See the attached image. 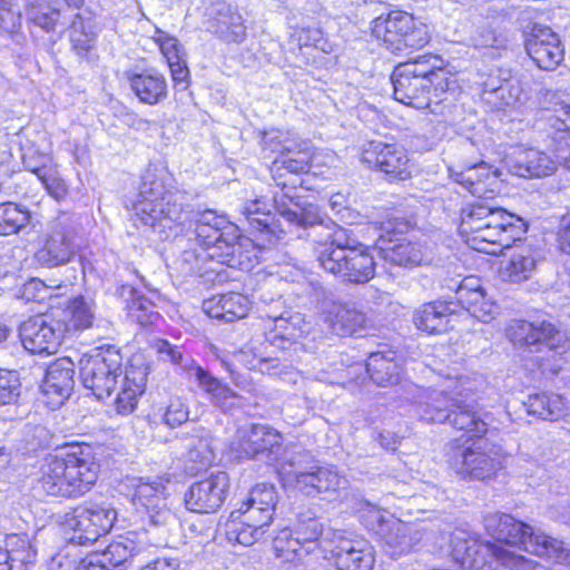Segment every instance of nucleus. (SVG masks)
Returning <instances> with one entry per match:
<instances>
[{
	"label": "nucleus",
	"mask_w": 570,
	"mask_h": 570,
	"mask_svg": "<svg viewBox=\"0 0 570 570\" xmlns=\"http://www.w3.org/2000/svg\"><path fill=\"white\" fill-rule=\"evenodd\" d=\"M451 177L471 195L482 199L461 210L459 232L471 248L497 255L522 238L527 232L525 222L488 202L499 189L498 170L481 161L459 171L451 170Z\"/></svg>",
	"instance_id": "1"
},
{
	"label": "nucleus",
	"mask_w": 570,
	"mask_h": 570,
	"mask_svg": "<svg viewBox=\"0 0 570 570\" xmlns=\"http://www.w3.org/2000/svg\"><path fill=\"white\" fill-rule=\"evenodd\" d=\"M171 178L163 169H148L142 176L137 200L132 206L136 225L148 226L159 234L185 226L193 216L188 196L170 189Z\"/></svg>",
	"instance_id": "2"
},
{
	"label": "nucleus",
	"mask_w": 570,
	"mask_h": 570,
	"mask_svg": "<svg viewBox=\"0 0 570 570\" xmlns=\"http://www.w3.org/2000/svg\"><path fill=\"white\" fill-rule=\"evenodd\" d=\"M509 527L513 517L504 513H490L484 517V528L499 543L482 542L478 535L465 529H455L451 534L452 556L466 570H495L497 562L519 569L525 558L508 550Z\"/></svg>",
	"instance_id": "3"
},
{
	"label": "nucleus",
	"mask_w": 570,
	"mask_h": 570,
	"mask_svg": "<svg viewBox=\"0 0 570 570\" xmlns=\"http://www.w3.org/2000/svg\"><path fill=\"white\" fill-rule=\"evenodd\" d=\"M193 216L185 226L175 227L161 234V239L178 236L193 228L198 246L208 248V256L217 261L218 265L246 269L249 267V258L244 255V244L240 242L238 227L218 216L213 210L195 212L190 207Z\"/></svg>",
	"instance_id": "4"
},
{
	"label": "nucleus",
	"mask_w": 570,
	"mask_h": 570,
	"mask_svg": "<svg viewBox=\"0 0 570 570\" xmlns=\"http://www.w3.org/2000/svg\"><path fill=\"white\" fill-rule=\"evenodd\" d=\"M295 197L292 193L277 191L272 204L265 199H255L245 205L242 213L253 230L274 235L278 228L272 216L274 209L288 224L309 229L307 236L314 237V240L318 239L331 218L321 213L318 206L314 204L301 206L294 203Z\"/></svg>",
	"instance_id": "5"
},
{
	"label": "nucleus",
	"mask_w": 570,
	"mask_h": 570,
	"mask_svg": "<svg viewBox=\"0 0 570 570\" xmlns=\"http://www.w3.org/2000/svg\"><path fill=\"white\" fill-rule=\"evenodd\" d=\"M117 519L116 510L105 503L87 502L75 508L65 517V528L72 534L69 537L68 550L76 546H87L96 542L101 535L108 533ZM70 551L59 553L53 563L66 569Z\"/></svg>",
	"instance_id": "6"
},
{
	"label": "nucleus",
	"mask_w": 570,
	"mask_h": 570,
	"mask_svg": "<svg viewBox=\"0 0 570 570\" xmlns=\"http://www.w3.org/2000/svg\"><path fill=\"white\" fill-rule=\"evenodd\" d=\"M122 372V355L114 345H102L85 354L79 361L82 385L98 400H105L117 389Z\"/></svg>",
	"instance_id": "7"
},
{
	"label": "nucleus",
	"mask_w": 570,
	"mask_h": 570,
	"mask_svg": "<svg viewBox=\"0 0 570 570\" xmlns=\"http://www.w3.org/2000/svg\"><path fill=\"white\" fill-rule=\"evenodd\" d=\"M307 293L315 303L322 321L333 334L345 337L358 335L366 330V314L353 304L337 299L330 288L311 283Z\"/></svg>",
	"instance_id": "8"
},
{
	"label": "nucleus",
	"mask_w": 570,
	"mask_h": 570,
	"mask_svg": "<svg viewBox=\"0 0 570 570\" xmlns=\"http://www.w3.org/2000/svg\"><path fill=\"white\" fill-rule=\"evenodd\" d=\"M154 348L161 358L178 365L189 377H194L198 387L209 396V401L215 406L220 407L223 411H229L237 405L236 401L239 399V395L227 384L198 365L181 347L173 345L166 340H156Z\"/></svg>",
	"instance_id": "9"
},
{
	"label": "nucleus",
	"mask_w": 570,
	"mask_h": 570,
	"mask_svg": "<svg viewBox=\"0 0 570 570\" xmlns=\"http://www.w3.org/2000/svg\"><path fill=\"white\" fill-rule=\"evenodd\" d=\"M154 348L161 358L178 365L189 377H194L198 387L209 396V401L215 406L220 407L223 411H229L237 405L236 401L239 399V395L227 384L198 365L181 347L173 345L166 340H156Z\"/></svg>",
	"instance_id": "10"
},
{
	"label": "nucleus",
	"mask_w": 570,
	"mask_h": 570,
	"mask_svg": "<svg viewBox=\"0 0 570 570\" xmlns=\"http://www.w3.org/2000/svg\"><path fill=\"white\" fill-rule=\"evenodd\" d=\"M429 62L430 60L425 57H419L395 67L391 76L395 100L416 109L431 107L429 80L431 65Z\"/></svg>",
	"instance_id": "11"
},
{
	"label": "nucleus",
	"mask_w": 570,
	"mask_h": 570,
	"mask_svg": "<svg viewBox=\"0 0 570 570\" xmlns=\"http://www.w3.org/2000/svg\"><path fill=\"white\" fill-rule=\"evenodd\" d=\"M372 35L392 51L422 48L429 42L424 28L416 27L414 18L405 11H390L372 21Z\"/></svg>",
	"instance_id": "12"
},
{
	"label": "nucleus",
	"mask_w": 570,
	"mask_h": 570,
	"mask_svg": "<svg viewBox=\"0 0 570 570\" xmlns=\"http://www.w3.org/2000/svg\"><path fill=\"white\" fill-rule=\"evenodd\" d=\"M76 218L62 213L49 226L43 245L35 253L36 262L43 267H57L67 264L77 250Z\"/></svg>",
	"instance_id": "13"
},
{
	"label": "nucleus",
	"mask_w": 570,
	"mask_h": 570,
	"mask_svg": "<svg viewBox=\"0 0 570 570\" xmlns=\"http://www.w3.org/2000/svg\"><path fill=\"white\" fill-rule=\"evenodd\" d=\"M507 335L514 345L528 346L535 352L547 350L552 356H561L570 348L566 332L548 321H515L509 326Z\"/></svg>",
	"instance_id": "14"
},
{
	"label": "nucleus",
	"mask_w": 570,
	"mask_h": 570,
	"mask_svg": "<svg viewBox=\"0 0 570 570\" xmlns=\"http://www.w3.org/2000/svg\"><path fill=\"white\" fill-rule=\"evenodd\" d=\"M131 488V503L142 523L159 527L168 524L174 519L168 508L167 487L163 478L135 479Z\"/></svg>",
	"instance_id": "15"
},
{
	"label": "nucleus",
	"mask_w": 570,
	"mask_h": 570,
	"mask_svg": "<svg viewBox=\"0 0 570 570\" xmlns=\"http://www.w3.org/2000/svg\"><path fill=\"white\" fill-rule=\"evenodd\" d=\"M328 531L325 529L314 512L307 510L297 514L293 528H284L278 531L273 540V549L277 559H288V557H301L299 551L305 543H316L317 541L328 542L326 538Z\"/></svg>",
	"instance_id": "16"
},
{
	"label": "nucleus",
	"mask_w": 570,
	"mask_h": 570,
	"mask_svg": "<svg viewBox=\"0 0 570 570\" xmlns=\"http://www.w3.org/2000/svg\"><path fill=\"white\" fill-rule=\"evenodd\" d=\"M230 451L236 459H253L273 463L278 461L282 451V436L274 429L253 424L238 429L230 443Z\"/></svg>",
	"instance_id": "17"
},
{
	"label": "nucleus",
	"mask_w": 570,
	"mask_h": 570,
	"mask_svg": "<svg viewBox=\"0 0 570 570\" xmlns=\"http://www.w3.org/2000/svg\"><path fill=\"white\" fill-rule=\"evenodd\" d=\"M66 334V321L53 313L29 317L19 328L23 347L32 354L56 353Z\"/></svg>",
	"instance_id": "18"
},
{
	"label": "nucleus",
	"mask_w": 570,
	"mask_h": 570,
	"mask_svg": "<svg viewBox=\"0 0 570 570\" xmlns=\"http://www.w3.org/2000/svg\"><path fill=\"white\" fill-rule=\"evenodd\" d=\"M459 391H453L455 397H452V416L446 421L454 429L470 433L473 438L481 439L488 432L487 422L478 412V402L475 392L481 386L482 381L469 376H460Z\"/></svg>",
	"instance_id": "19"
},
{
	"label": "nucleus",
	"mask_w": 570,
	"mask_h": 570,
	"mask_svg": "<svg viewBox=\"0 0 570 570\" xmlns=\"http://www.w3.org/2000/svg\"><path fill=\"white\" fill-rule=\"evenodd\" d=\"M513 525L509 527L510 535L505 541L507 546L570 566V548L563 541L535 532L532 527L514 518Z\"/></svg>",
	"instance_id": "20"
},
{
	"label": "nucleus",
	"mask_w": 570,
	"mask_h": 570,
	"mask_svg": "<svg viewBox=\"0 0 570 570\" xmlns=\"http://www.w3.org/2000/svg\"><path fill=\"white\" fill-rule=\"evenodd\" d=\"M460 377L448 376L440 389L415 386L413 391V404L420 420L428 423H445L451 416L452 397L459 391Z\"/></svg>",
	"instance_id": "21"
},
{
	"label": "nucleus",
	"mask_w": 570,
	"mask_h": 570,
	"mask_svg": "<svg viewBox=\"0 0 570 570\" xmlns=\"http://www.w3.org/2000/svg\"><path fill=\"white\" fill-rule=\"evenodd\" d=\"M320 266L348 284H365L375 275V261L365 245L351 252H337L335 257H330Z\"/></svg>",
	"instance_id": "22"
},
{
	"label": "nucleus",
	"mask_w": 570,
	"mask_h": 570,
	"mask_svg": "<svg viewBox=\"0 0 570 570\" xmlns=\"http://www.w3.org/2000/svg\"><path fill=\"white\" fill-rule=\"evenodd\" d=\"M330 548L338 570H373L375 551L362 539H352L345 531H328Z\"/></svg>",
	"instance_id": "23"
},
{
	"label": "nucleus",
	"mask_w": 570,
	"mask_h": 570,
	"mask_svg": "<svg viewBox=\"0 0 570 570\" xmlns=\"http://www.w3.org/2000/svg\"><path fill=\"white\" fill-rule=\"evenodd\" d=\"M72 498L87 493L97 482L99 463L90 445H73L62 456Z\"/></svg>",
	"instance_id": "24"
},
{
	"label": "nucleus",
	"mask_w": 570,
	"mask_h": 570,
	"mask_svg": "<svg viewBox=\"0 0 570 570\" xmlns=\"http://www.w3.org/2000/svg\"><path fill=\"white\" fill-rule=\"evenodd\" d=\"M228 489L226 472L212 473L189 487L184 498L186 508L197 513H214L224 504Z\"/></svg>",
	"instance_id": "25"
},
{
	"label": "nucleus",
	"mask_w": 570,
	"mask_h": 570,
	"mask_svg": "<svg viewBox=\"0 0 570 570\" xmlns=\"http://www.w3.org/2000/svg\"><path fill=\"white\" fill-rule=\"evenodd\" d=\"M503 455L499 448H488L487 441L479 440L465 448L455 459L458 473L471 479L484 480L502 469Z\"/></svg>",
	"instance_id": "26"
},
{
	"label": "nucleus",
	"mask_w": 570,
	"mask_h": 570,
	"mask_svg": "<svg viewBox=\"0 0 570 570\" xmlns=\"http://www.w3.org/2000/svg\"><path fill=\"white\" fill-rule=\"evenodd\" d=\"M361 159L370 167L402 180L411 174L407 151L399 144L370 141L364 146Z\"/></svg>",
	"instance_id": "27"
},
{
	"label": "nucleus",
	"mask_w": 570,
	"mask_h": 570,
	"mask_svg": "<svg viewBox=\"0 0 570 570\" xmlns=\"http://www.w3.org/2000/svg\"><path fill=\"white\" fill-rule=\"evenodd\" d=\"M374 521L379 523L376 530L382 538L387 554L399 558L413 550L422 540L423 533L416 525L401 520L384 521L380 510L373 508L370 511Z\"/></svg>",
	"instance_id": "28"
},
{
	"label": "nucleus",
	"mask_w": 570,
	"mask_h": 570,
	"mask_svg": "<svg viewBox=\"0 0 570 570\" xmlns=\"http://www.w3.org/2000/svg\"><path fill=\"white\" fill-rule=\"evenodd\" d=\"M137 551L136 543L129 538L109 543L102 551H92L86 558L67 561L65 570H122L121 567Z\"/></svg>",
	"instance_id": "29"
},
{
	"label": "nucleus",
	"mask_w": 570,
	"mask_h": 570,
	"mask_svg": "<svg viewBox=\"0 0 570 570\" xmlns=\"http://www.w3.org/2000/svg\"><path fill=\"white\" fill-rule=\"evenodd\" d=\"M528 56L542 70H554L564 59V47L559 36L547 27H535L527 37Z\"/></svg>",
	"instance_id": "30"
},
{
	"label": "nucleus",
	"mask_w": 570,
	"mask_h": 570,
	"mask_svg": "<svg viewBox=\"0 0 570 570\" xmlns=\"http://www.w3.org/2000/svg\"><path fill=\"white\" fill-rule=\"evenodd\" d=\"M207 29L227 43H239L246 37V26L238 10L225 1L207 8Z\"/></svg>",
	"instance_id": "31"
},
{
	"label": "nucleus",
	"mask_w": 570,
	"mask_h": 570,
	"mask_svg": "<svg viewBox=\"0 0 570 570\" xmlns=\"http://www.w3.org/2000/svg\"><path fill=\"white\" fill-rule=\"evenodd\" d=\"M309 331L308 323L299 313H286L279 316L268 317L265 324V340L271 346L283 352L298 344Z\"/></svg>",
	"instance_id": "32"
},
{
	"label": "nucleus",
	"mask_w": 570,
	"mask_h": 570,
	"mask_svg": "<svg viewBox=\"0 0 570 570\" xmlns=\"http://www.w3.org/2000/svg\"><path fill=\"white\" fill-rule=\"evenodd\" d=\"M73 376L75 364L69 357L58 358L47 367L41 389L49 406L58 407L71 395Z\"/></svg>",
	"instance_id": "33"
},
{
	"label": "nucleus",
	"mask_w": 570,
	"mask_h": 570,
	"mask_svg": "<svg viewBox=\"0 0 570 570\" xmlns=\"http://www.w3.org/2000/svg\"><path fill=\"white\" fill-rule=\"evenodd\" d=\"M511 174L524 177H543L556 171V160L535 148H520L507 158Z\"/></svg>",
	"instance_id": "34"
},
{
	"label": "nucleus",
	"mask_w": 570,
	"mask_h": 570,
	"mask_svg": "<svg viewBox=\"0 0 570 570\" xmlns=\"http://www.w3.org/2000/svg\"><path fill=\"white\" fill-rule=\"evenodd\" d=\"M126 78L135 96L145 105L154 106L167 98L166 78L155 69L128 71Z\"/></svg>",
	"instance_id": "35"
},
{
	"label": "nucleus",
	"mask_w": 570,
	"mask_h": 570,
	"mask_svg": "<svg viewBox=\"0 0 570 570\" xmlns=\"http://www.w3.org/2000/svg\"><path fill=\"white\" fill-rule=\"evenodd\" d=\"M347 480L332 466L313 464L301 476L295 488L306 495L314 497L320 493L336 492L338 489L345 488Z\"/></svg>",
	"instance_id": "36"
},
{
	"label": "nucleus",
	"mask_w": 570,
	"mask_h": 570,
	"mask_svg": "<svg viewBox=\"0 0 570 570\" xmlns=\"http://www.w3.org/2000/svg\"><path fill=\"white\" fill-rule=\"evenodd\" d=\"M324 232L318 239H315L317 244L315 250L320 264L328 261L332 256L335 257L337 252H351L363 245L348 229L338 226L332 219L327 222Z\"/></svg>",
	"instance_id": "37"
},
{
	"label": "nucleus",
	"mask_w": 570,
	"mask_h": 570,
	"mask_svg": "<svg viewBox=\"0 0 570 570\" xmlns=\"http://www.w3.org/2000/svg\"><path fill=\"white\" fill-rule=\"evenodd\" d=\"M28 19L47 32H61L66 28L62 0H26Z\"/></svg>",
	"instance_id": "38"
},
{
	"label": "nucleus",
	"mask_w": 570,
	"mask_h": 570,
	"mask_svg": "<svg viewBox=\"0 0 570 570\" xmlns=\"http://www.w3.org/2000/svg\"><path fill=\"white\" fill-rule=\"evenodd\" d=\"M277 502L278 495L275 487L259 483L250 490L247 500L239 508L247 512L248 520L271 524Z\"/></svg>",
	"instance_id": "39"
},
{
	"label": "nucleus",
	"mask_w": 570,
	"mask_h": 570,
	"mask_svg": "<svg viewBox=\"0 0 570 570\" xmlns=\"http://www.w3.org/2000/svg\"><path fill=\"white\" fill-rule=\"evenodd\" d=\"M203 308L209 317L232 323L248 314L249 301L246 296L232 292L206 299Z\"/></svg>",
	"instance_id": "40"
},
{
	"label": "nucleus",
	"mask_w": 570,
	"mask_h": 570,
	"mask_svg": "<svg viewBox=\"0 0 570 570\" xmlns=\"http://www.w3.org/2000/svg\"><path fill=\"white\" fill-rule=\"evenodd\" d=\"M453 301H438L422 305L413 315L416 328L429 334L445 332L449 317L455 313Z\"/></svg>",
	"instance_id": "41"
},
{
	"label": "nucleus",
	"mask_w": 570,
	"mask_h": 570,
	"mask_svg": "<svg viewBox=\"0 0 570 570\" xmlns=\"http://www.w3.org/2000/svg\"><path fill=\"white\" fill-rule=\"evenodd\" d=\"M269 524L247 519V512L242 508L233 511L225 523L226 538L229 542L245 547L256 543L266 532Z\"/></svg>",
	"instance_id": "42"
},
{
	"label": "nucleus",
	"mask_w": 570,
	"mask_h": 570,
	"mask_svg": "<svg viewBox=\"0 0 570 570\" xmlns=\"http://www.w3.org/2000/svg\"><path fill=\"white\" fill-rule=\"evenodd\" d=\"M38 485L49 495L72 498L62 456L46 459Z\"/></svg>",
	"instance_id": "43"
},
{
	"label": "nucleus",
	"mask_w": 570,
	"mask_h": 570,
	"mask_svg": "<svg viewBox=\"0 0 570 570\" xmlns=\"http://www.w3.org/2000/svg\"><path fill=\"white\" fill-rule=\"evenodd\" d=\"M21 161L23 167L35 174L46 188H51L52 158L28 137L20 141Z\"/></svg>",
	"instance_id": "44"
},
{
	"label": "nucleus",
	"mask_w": 570,
	"mask_h": 570,
	"mask_svg": "<svg viewBox=\"0 0 570 570\" xmlns=\"http://www.w3.org/2000/svg\"><path fill=\"white\" fill-rule=\"evenodd\" d=\"M146 373L144 371L126 370L121 380L120 391L114 401L115 411L128 415L137 406V399L145 389Z\"/></svg>",
	"instance_id": "45"
},
{
	"label": "nucleus",
	"mask_w": 570,
	"mask_h": 570,
	"mask_svg": "<svg viewBox=\"0 0 570 570\" xmlns=\"http://www.w3.org/2000/svg\"><path fill=\"white\" fill-rule=\"evenodd\" d=\"M278 474L283 482L296 487L301 476L312 466L313 460L308 452L301 449H287L278 455Z\"/></svg>",
	"instance_id": "46"
},
{
	"label": "nucleus",
	"mask_w": 570,
	"mask_h": 570,
	"mask_svg": "<svg viewBox=\"0 0 570 570\" xmlns=\"http://www.w3.org/2000/svg\"><path fill=\"white\" fill-rule=\"evenodd\" d=\"M371 380L379 386L394 385L400 380L401 367L395 362V352L371 353L366 362Z\"/></svg>",
	"instance_id": "47"
},
{
	"label": "nucleus",
	"mask_w": 570,
	"mask_h": 570,
	"mask_svg": "<svg viewBox=\"0 0 570 570\" xmlns=\"http://www.w3.org/2000/svg\"><path fill=\"white\" fill-rule=\"evenodd\" d=\"M311 155H297V158H275L271 173L281 191L292 193L297 179H285L287 175L299 176L309 169Z\"/></svg>",
	"instance_id": "48"
},
{
	"label": "nucleus",
	"mask_w": 570,
	"mask_h": 570,
	"mask_svg": "<svg viewBox=\"0 0 570 570\" xmlns=\"http://www.w3.org/2000/svg\"><path fill=\"white\" fill-rule=\"evenodd\" d=\"M384 258L394 265L413 267L428 264L430 255L420 242H401L383 249Z\"/></svg>",
	"instance_id": "49"
},
{
	"label": "nucleus",
	"mask_w": 570,
	"mask_h": 570,
	"mask_svg": "<svg viewBox=\"0 0 570 570\" xmlns=\"http://www.w3.org/2000/svg\"><path fill=\"white\" fill-rule=\"evenodd\" d=\"M120 295L126 297V308L128 316L140 325L151 324L158 317L154 303L140 295L139 292L128 285L120 288Z\"/></svg>",
	"instance_id": "50"
},
{
	"label": "nucleus",
	"mask_w": 570,
	"mask_h": 570,
	"mask_svg": "<svg viewBox=\"0 0 570 570\" xmlns=\"http://www.w3.org/2000/svg\"><path fill=\"white\" fill-rule=\"evenodd\" d=\"M69 38L76 55L86 57L94 48L96 41L92 19L85 17L80 12L76 13L70 24Z\"/></svg>",
	"instance_id": "51"
},
{
	"label": "nucleus",
	"mask_w": 570,
	"mask_h": 570,
	"mask_svg": "<svg viewBox=\"0 0 570 570\" xmlns=\"http://www.w3.org/2000/svg\"><path fill=\"white\" fill-rule=\"evenodd\" d=\"M525 406L531 415L547 421H557L563 415L567 403L558 394H534L529 396Z\"/></svg>",
	"instance_id": "52"
},
{
	"label": "nucleus",
	"mask_w": 570,
	"mask_h": 570,
	"mask_svg": "<svg viewBox=\"0 0 570 570\" xmlns=\"http://www.w3.org/2000/svg\"><path fill=\"white\" fill-rule=\"evenodd\" d=\"M61 314V318L66 321L67 333L87 330L95 320L94 304L82 296L73 298Z\"/></svg>",
	"instance_id": "53"
},
{
	"label": "nucleus",
	"mask_w": 570,
	"mask_h": 570,
	"mask_svg": "<svg viewBox=\"0 0 570 570\" xmlns=\"http://www.w3.org/2000/svg\"><path fill=\"white\" fill-rule=\"evenodd\" d=\"M31 222V214L26 208L14 203L0 205V235H13L19 233Z\"/></svg>",
	"instance_id": "54"
},
{
	"label": "nucleus",
	"mask_w": 570,
	"mask_h": 570,
	"mask_svg": "<svg viewBox=\"0 0 570 570\" xmlns=\"http://www.w3.org/2000/svg\"><path fill=\"white\" fill-rule=\"evenodd\" d=\"M538 126L549 135H560L559 139H564V134L570 131V105L559 104L552 110L542 112Z\"/></svg>",
	"instance_id": "55"
},
{
	"label": "nucleus",
	"mask_w": 570,
	"mask_h": 570,
	"mask_svg": "<svg viewBox=\"0 0 570 570\" xmlns=\"http://www.w3.org/2000/svg\"><path fill=\"white\" fill-rule=\"evenodd\" d=\"M485 296L484 289L482 288L480 281L473 276L465 277L460 282V284L454 289V296L451 297L455 299L454 308L458 306L464 308L469 314H471L473 307H475L479 301H482Z\"/></svg>",
	"instance_id": "56"
},
{
	"label": "nucleus",
	"mask_w": 570,
	"mask_h": 570,
	"mask_svg": "<svg viewBox=\"0 0 570 570\" xmlns=\"http://www.w3.org/2000/svg\"><path fill=\"white\" fill-rule=\"evenodd\" d=\"M178 262L181 271L186 274L204 275L209 272H216V268L209 264H217V261L210 259L208 248L203 246L185 249L180 254Z\"/></svg>",
	"instance_id": "57"
},
{
	"label": "nucleus",
	"mask_w": 570,
	"mask_h": 570,
	"mask_svg": "<svg viewBox=\"0 0 570 570\" xmlns=\"http://www.w3.org/2000/svg\"><path fill=\"white\" fill-rule=\"evenodd\" d=\"M429 80L432 100L431 107H426V109H430L432 114H442L443 109L441 108V105L448 101L450 96L453 95L450 86L454 81L450 80L442 69L435 70L434 66H431Z\"/></svg>",
	"instance_id": "58"
},
{
	"label": "nucleus",
	"mask_w": 570,
	"mask_h": 570,
	"mask_svg": "<svg viewBox=\"0 0 570 570\" xmlns=\"http://www.w3.org/2000/svg\"><path fill=\"white\" fill-rule=\"evenodd\" d=\"M7 553L10 556V566L13 570H24L36 560V550L27 538L11 535L7 540Z\"/></svg>",
	"instance_id": "59"
},
{
	"label": "nucleus",
	"mask_w": 570,
	"mask_h": 570,
	"mask_svg": "<svg viewBox=\"0 0 570 570\" xmlns=\"http://www.w3.org/2000/svg\"><path fill=\"white\" fill-rule=\"evenodd\" d=\"M537 262L530 253H513L504 267L505 277L512 283L529 279L535 271Z\"/></svg>",
	"instance_id": "60"
},
{
	"label": "nucleus",
	"mask_w": 570,
	"mask_h": 570,
	"mask_svg": "<svg viewBox=\"0 0 570 570\" xmlns=\"http://www.w3.org/2000/svg\"><path fill=\"white\" fill-rule=\"evenodd\" d=\"M60 286L47 285L39 278L27 281L18 291V297L24 302H43L57 296L56 291Z\"/></svg>",
	"instance_id": "61"
},
{
	"label": "nucleus",
	"mask_w": 570,
	"mask_h": 570,
	"mask_svg": "<svg viewBox=\"0 0 570 570\" xmlns=\"http://www.w3.org/2000/svg\"><path fill=\"white\" fill-rule=\"evenodd\" d=\"M189 419V409L187 403L179 396H174L169 400L161 420L164 424L174 429L180 426Z\"/></svg>",
	"instance_id": "62"
},
{
	"label": "nucleus",
	"mask_w": 570,
	"mask_h": 570,
	"mask_svg": "<svg viewBox=\"0 0 570 570\" xmlns=\"http://www.w3.org/2000/svg\"><path fill=\"white\" fill-rule=\"evenodd\" d=\"M497 75L491 72L489 75V78L484 81V92L485 94H493L498 96L502 100V104L508 106L510 105V98L505 97L507 92H510V85H509V71H502L497 70Z\"/></svg>",
	"instance_id": "63"
},
{
	"label": "nucleus",
	"mask_w": 570,
	"mask_h": 570,
	"mask_svg": "<svg viewBox=\"0 0 570 570\" xmlns=\"http://www.w3.org/2000/svg\"><path fill=\"white\" fill-rule=\"evenodd\" d=\"M19 394L18 377L11 372L0 370V406L16 401Z\"/></svg>",
	"instance_id": "64"
}]
</instances>
